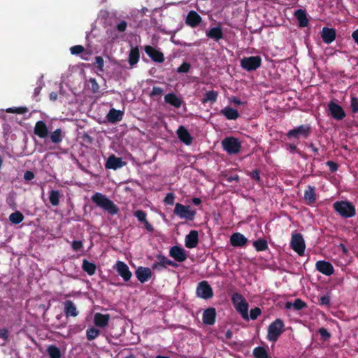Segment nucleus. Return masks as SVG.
I'll return each mask as SVG.
<instances>
[{
	"mask_svg": "<svg viewBox=\"0 0 358 358\" xmlns=\"http://www.w3.org/2000/svg\"><path fill=\"white\" fill-rule=\"evenodd\" d=\"M315 266L319 272L328 276L332 275L334 272L333 265L329 262L324 260L318 261L316 262Z\"/></svg>",
	"mask_w": 358,
	"mask_h": 358,
	"instance_id": "nucleus-16",
	"label": "nucleus"
},
{
	"mask_svg": "<svg viewBox=\"0 0 358 358\" xmlns=\"http://www.w3.org/2000/svg\"><path fill=\"white\" fill-rule=\"evenodd\" d=\"M174 199L175 196L173 193H168L164 199V202L167 205L172 206L174 203Z\"/></svg>",
	"mask_w": 358,
	"mask_h": 358,
	"instance_id": "nucleus-54",
	"label": "nucleus"
},
{
	"mask_svg": "<svg viewBox=\"0 0 358 358\" xmlns=\"http://www.w3.org/2000/svg\"><path fill=\"white\" fill-rule=\"evenodd\" d=\"M6 112L8 113H16V114H24L28 112V108L27 107H16V108H9L6 109Z\"/></svg>",
	"mask_w": 358,
	"mask_h": 358,
	"instance_id": "nucleus-44",
	"label": "nucleus"
},
{
	"mask_svg": "<svg viewBox=\"0 0 358 358\" xmlns=\"http://www.w3.org/2000/svg\"><path fill=\"white\" fill-rule=\"evenodd\" d=\"M64 313L66 317H76L78 315V310L74 303L71 300H66L64 302Z\"/></svg>",
	"mask_w": 358,
	"mask_h": 358,
	"instance_id": "nucleus-26",
	"label": "nucleus"
},
{
	"mask_svg": "<svg viewBox=\"0 0 358 358\" xmlns=\"http://www.w3.org/2000/svg\"><path fill=\"white\" fill-rule=\"evenodd\" d=\"M222 145L229 155H236L241 149V141L235 137H226L222 141Z\"/></svg>",
	"mask_w": 358,
	"mask_h": 358,
	"instance_id": "nucleus-6",
	"label": "nucleus"
},
{
	"mask_svg": "<svg viewBox=\"0 0 358 358\" xmlns=\"http://www.w3.org/2000/svg\"><path fill=\"white\" fill-rule=\"evenodd\" d=\"M64 138L62 131L61 129H57L54 131L50 133V138L52 143L55 144L60 143Z\"/></svg>",
	"mask_w": 358,
	"mask_h": 358,
	"instance_id": "nucleus-38",
	"label": "nucleus"
},
{
	"mask_svg": "<svg viewBox=\"0 0 358 358\" xmlns=\"http://www.w3.org/2000/svg\"><path fill=\"white\" fill-rule=\"evenodd\" d=\"M216 319V310L210 307L206 309L203 313L202 321L206 325H213Z\"/></svg>",
	"mask_w": 358,
	"mask_h": 358,
	"instance_id": "nucleus-17",
	"label": "nucleus"
},
{
	"mask_svg": "<svg viewBox=\"0 0 358 358\" xmlns=\"http://www.w3.org/2000/svg\"><path fill=\"white\" fill-rule=\"evenodd\" d=\"M304 199L306 203L311 205L314 203L317 200V196L315 193V188L313 186L308 185L307 189L304 192Z\"/></svg>",
	"mask_w": 358,
	"mask_h": 358,
	"instance_id": "nucleus-29",
	"label": "nucleus"
},
{
	"mask_svg": "<svg viewBox=\"0 0 358 358\" xmlns=\"http://www.w3.org/2000/svg\"><path fill=\"white\" fill-rule=\"evenodd\" d=\"M318 333L324 341H327L331 337L330 333L324 327L319 329Z\"/></svg>",
	"mask_w": 358,
	"mask_h": 358,
	"instance_id": "nucleus-53",
	"label": "nucleus"
},
{
	"mask_svg": "<svg viewBox=\"0 0 358 358\" xmlns=\"http://www.w3.org/2000/svg\"><path fill=\"white\" fill-rule=\"evenodd\" d=\"M82 268L89 275H92L96 272V266L94 263L90 262L87 259H83L82 264Z\"/></svg>",
	"mask_w": 358,
	"mask_h": 358,
	"instance_id": "nucleus-36",
	"label": "nucleus"
},
{
	"mask_svg": "<svg viewBox=\"0 0 358 358\" xmlns=\"http://www.w3.org/2000/svg\"><path fill=\"white\" fill-rule=\"evenodd\" d=\"M127 27V22L124 20H120L115 26V29L118 32H124Z\"/></svg>",
	"mask_w": 358,
	"mask_h": 358,
	"instance_id": "nucleus-51",
	"label": "nucleus"
},
{
	"mask_svg": "<svg viewBox=\"0 0 358 358\" xmlns=\"http://www.w3.org/2000/svg\"><path fill=\"white\" fill-rule=\"evenodd\" d=\"M218 97V92L215 90L208 91L205 93L203 97L201 99L202 103H206L210 102L213 103L217 101Z\"/></svg>",
	"mask_w": 358,
	"mask_h": 358,
	"instance_id": "nucleus-35",
	"label": "nucleus"
},
{
	"mask_svg": "<svg viewBox=\"0 0 358 358\" xmlns=\"http://www.w3.org/2000/svg\"><path fill=\"white\" fill-rule=\"evenodd\" d=\"M73 250L78 251L83 248V244L81 241H73L71 244Z\"/></svg>",
	"mask_w": 358,
	"mask_h": 358,
	"instance_id": "nucleus-59",
	"label": "nucleus"
},
{
	"mask_svg": "<svg viewBox=\"0 0 358 358\" xmlns=\"http://www.w3.org/2000/svg\"><path fill=\"white\" fill-rule=\"evenodd\" d=\"M145 52L153 62L157 63H162L164 62V54L159 50H156L154 47L146 45L145 47Z\"/></svg>",
	"mask_w": 358,
	"mask_h": 358,
	"instance_id": "nucleus-15",
	"label": "nucleus"
},
{
	"mask_svg": "<svg viewBox=\"0 0 358 358\" xmlns=\"http://www.w3.org/2000/svg\"><path fill=\"white\" fill-rule=\"evenodd\" d=\"M134 215L137 218L138 222L143 223V221H145L147 214L145 211L142 210H138L134 213Z\"/></svg>",
	"mask_w": 358,
	"mask_h": 358,
	"instance_id": "nucleus-45",
	"label": "nucleus"
},
{
	"mask_svg": "<svg viewBox=\"0 0 358 358\" xmlns=\"http://www.w3.org/2000/svg\"><path fill=\"white\" fill-rule=\"evenodd\" d=\"M307 306V304L301 299H296L293 303V307L296 310H300Z\"/></svg>",
	"mask_w": 358,
	"mask_h": 358,
	"instance_id": "nucleus-46",
	"label": "nucleus"
},
{
	"mask_svg": "<svg viewBox=\"0 0 358 358\" xmlns=\"http://www.w3.org/2000/svg\"><path fill=\"white\" fill-rule=\"evenodd\" d=\"M118 275H120L125 282L130 280L132 273L129 270L127 264L122 261H117L114 266Z\"/></svg>",
	"mask_w": 358,
	"mask_h": 358,
	"instance_id": "nucleus-12",
	"label": "nucleus"
},
{
	"mask_svg": "<svg viewBox=\"0 0 358 358\" xmlns=\"http://www.w3.org/2000/svg\"><path fill=\"white\" fill-rule=\"evenodd\" d=\"M92 201L110 215L118 213L119 208L106 195L96 192L91 197Z\"/></svg>",
	"mask_w": 358,
	"mask_h": 358,
	"instance_id": "nucleus-1",
	"label": "nucleus"
},
{
	"mask_svg": "<svg viewBox=\"0 0 358 358\" xmlns=\"http://www.w3.org/2000/svg\"><path fill=\"white\" fill-rule=\"evenodd\" d=\"M249 176L250 178L257 182H261L260 173L258 169H255L252 172L250 173Z\"/></svg>",
	"mask_w": 358,
	"mask_h": 358,
	"instance_id": "nucleus-56",
	"label": "nucleus"
},
{
	"mask_svg": "<svg viewBox=\"0 0 358 358\" xmlns=\"http://www.w3.org/2000/svg\"><path fill=\"white\" fill-rule=\"evenodd\" d=\"M253 355L255 358H269L266 349L263 347H257L253 350Z\"/></svg>",
	"mask_w": 358,
	"mask_h": 358,
	"instance_id": "nucleus-42",
	"label": "nucleus"
},
{
	"mask_svg": "<svg viewBox=\"0 0 358 358\" xmlns=\"http://www.w3.org/2000/svg\"><path fill=\"white\" fill-rule=\"evenodd\" d=\"M123 112L120 110L111 108L106 115L108 121L110 123H115L122 119Z\"/></svg>",
	"mask_w": 358,
	"mask_h": 358,
	"instance_id": "nucleus-30",
	"label": "nucleus"
},
{
	"mask_svg": "<svg viewBox=\"0 0 358 358\" xmlns=\"http://www.w3.org/2000/svg\"><path fill=\"white\" fill-rule=\"evenodd\" d=\"M90 82L92 85V91L94 93L97 92L99 90V85L96 83V80L94 78H90Z\"/></svg>",
	"mask_w": 358,
	"mask_h": 358,
	"instance_id": "nucleus-61",
	"label": "nucleus"
},
{
	"mask_svg": "<svg viewBox=\"0 0 358 358\" xmlns=\"http://www.w3.org/2000/svg\"><path fill=\"white\" fill-rule=\"evenodd\" d=\"M262 313V310L259 308L256 307L250 310L249 318L252 320H256Z\"/></svg>",
	"mask_w": 358,
	"mask_h": 358,
	"instance_id": "nucleus-49",
	"label": "nucleus"
},
{
	"mask_svg": "<svg viewBox=\"0 0 358 358\" xmlns=\"http://www.w3.org/2000/svg\"><path fill=\"white\" fill-rule=\"evenodd\" d=\"M290 247L299 255H304L306 243L301 234L296 233L292 235Z\"/></svg>",
	"mask_w": 358,
	"mask_h": 358,
	"instance_id": "nucleus-8",
	"label": "nucleus"
},
{
	"mask_svg": "<svg viewBox=\"0 0 358 358\" xmlns=\"http://www.w3.org/2000/svg\"><path fill=\"white\" fill-rule=\"evenodd\" d=\"M294 16L298 20L299 26L300 27H306L308 24V19L305 10L298 9L294 13Z\"/></svg>",
	"mask_w": 358,
	"mask_h": 358,
	"instance_id": "nucleus-32",
	"label": "nucleus"
},
{
	"mask_svg": "<svg viewBox=\"0 0 358 358\" xmlns=\"http://www.w3.org/2000/svg\"><path fill=\"white\" fill-rule=\"evenodd\" d=\"M231 301L236 311L241 315L244 320H248L249 306L246 299L240 293L236 292L231 296Z\"/></svg>",
	"mask_w": 358,
	"mask_h": 358,
	"instance_id": "nucleus-3",
	"label": "nucleus"
},
{
	"mask_svg": "<svg viewBox=\"0 0 358 358\" xmlns=\"http://www.w3.org/2000/svg\"><path fill=\"white\" fill-rule=\"evenodd\" d=\"M34 173L30 171H26L24 174V178L26 180H31L34 178Z\"/></svg>",
	"mask_w": 358,
	"mask_h": 358,
	"instance_id": "nucleus-64",
	"label": "nucleus"
},
{
	"mask_svg": "<svg viewBox=\"0 0 358 358\" xmlns=\"http://www.w3.org/2000/svg\"><path fill=\"white\" fill-rule=\"evenodd\" d=\"M326 164L331 173L336 172L338 170V166L337 163L333 161H328Z\"/></svg>",
	"mask_w": 358,
	"mask_h": 358,
	"instance_id": "nucleus-60",
	"label": "nucleus"
},
{
	"mask_svg": "<svg viewBox=\"0 0 358 358\" xmlns=\"http://www.w3.org/2000/svg\"><path fill=\"white\" fill-rule=\"evenodd\" d=\"M285 324L281 319H276L271 322L268 327L266 338L271 342H276L283 333Z\"/></svg>",
	"mask_w": 358,
	"mask_h": 358,
	"instance_id": "nucleus-4",
	"label": "nucleus"
},
{
	"mask_svg": "<svg viewBox=\"0 0 358 358\" xmlns=\"http://www.w3.org/2000/svg\"><path fill=\"white\" fill-rule=\"evenodd\" d=\"M176 133L181 142L187 145L192 144L193 138L188 130L184 126H180Z\"/></svg>",
	"mask_w": 358,
	"mask_h": 358,
	"instance_id": "nucleus-23",
	"label": "nucleus"
},
{
	"mask_svg": "<svg viewBox=\"0 0 358 358\" xmlns=\"http://www.w3.org/2000/svg\"><path fill=\"white\" fill-rule=\"evenodd\" d=\"M164 101L166 103L174 106L175 108H180L182 105V101L174 93H169L165 95Z\"/></svg>",
	"mask_w": 358,
	"mask_h": 358,
	"instance_id": "nucleus-31",
	"label": "nucleus"
},
{
	"mask_svg": "<svg viewBox=\"0 0 358 358\" xmlns=\"http://www.w3.org/2000/svg\"><path fill=\"white\" fill-rule=\"evenodd\" d=\"M199 243V234L196 230H192L185 236V244L187 248H194L197 246Z\"/></svg>",
	"mask_w": 358,
	"mask_h": 358,
	"instance_id": "nucleus-21",
	"label": "nucleus"
},
{
	"mask_svg": "<svg viewBox=\"0 0 358 358\" xmlns=\"http://www.w3.org/2000/svg\"><path fill=\"white\" fill-rule=\"evenodd\" d=\"M140 59V51L138 48L133 47L131 48L129 57H128V62L130 64L131 67H133L134 65H136Z\"/></svg>",
	"mask_w": 358,
	"mask_h": 358,
	"instance_id": "nucleus-33",
	"label": "nucleus"
},
{
	"mask_svg": "<svg viewBox=\"0 0 358 358\" xmlns=\"http://www.w3.org/2000/svg\"><path fill=\"white\" fill-rule=\"evenodd\" d=\"M109 320V314H101L97 313L94 315V322L96 327L103 328L108 324Z\"/></svg>",
	"mask_w": 358,
	"mask_h": 358,
	"instance_id": "nucleus-27",
	"label": "nucleus"
},
{
	"mask_svg": "<svg viewBox=\"0 0 358 358\" xmlns=\"http://www.w3.org/2000/svg\"><path fill=\"white\" fill-rule=\"evenodd\" d=\"M163 93V90L159 87H157V86H154L152 87V90L150 92V96L151 97H154V96H161Z\"/></svg>",
	"mask_w": 358,
	"mask_h": 358,
	"instance_id": "nucleus-58",
	"label": "nucleus"
},
{
	"mask_svg": "<svg viewBox=\"0 0 358 358\" xmlns=\"http://www.w3.org/2000/svg\"><path fill=\"white\" fill-rule=\"evenodd\" d=\"M124 165L125 162L122 161V158L117 157L114 155H112L108 158L105 164V167L108 169L116 170Z\"/></svg>",
	"mask_w": 358,
	"mask_h": 358,
	"instance_id": "nucleus-20",
	"label": "nucleus"
},
{
	"mask_svg": "<svg viewBox=\"0 0 358 358\" xmlns=\"http://www.w3.org/2000/svg\"><path fill=\"white\" fill-rule=\"evenodd\" d=\"M257 252L266 251L268 249V242L266 239L259 238L252 243Z\"/></svg>",
	"mask_w": 358,
	"mask_h": 358,
	"instance_id": "nucleus-37",
	"label": "nucleus"
},
{
	"mask_svg": "<svg viewBox=\"0 0 358 358\" xmlns=\"http://www.w3.org/2000/svg\"><path fill=\"white\" fill-rule=\"evenodd\" d=\"M135 273L137 279L141 283L147 282L152 277L151 269L148 267L140 266L136 269Z\"/></svg>",
	"mask_w": 358,
	"mask_h": 358,
	"instance_id": "nucleus-22",
	"label": "nucleus"
},
{
	"mask_svg": "<svg viewBox=\"0 0 358 358\" xmlns=\"http://www.w3.org/2000/svg\"><path fill=\"white\" fill-rule=\"evenodd\" d=\"M61 197L62 194L59 190H51L49 192V200L53 206H57L59 205Z\"/></svg>",
	"mask_w": 358,
	"mask_h": 358,
	"instance_id": "nucleus-39",
	"label": "nucleus"
},
{
	"mask_svg": "<svg viewBox=\"0 0 358 358\" xmlns=\"http://www.w3.org/2000/svg\"><path fill=\"white\" fill-rule=\"evenodd\" d=\"M262 64V58L260 56L245 57L241 60V66L248 71H252L260 67Z\"/></svg>",
	"mask_w": 358,
	"mask_h": 358,
	"instance_id": "nucleus-9",
	"label": "nucleus"
},
{
	"mask_svg": "<svg viewBox=\"0 0 358 358\" xmlns=\"http://www.w3.org/2000/svg\"><path fill=\"white\" fill-rule=\"evenodd\" d=\"M286 148L291 153H298L301 155V150L293 143H287Z\"/></svg>",
	"mask_w": 358,
	"mask_h": 358,
	"instance_id": "nucleus-57",
	"label": "nucleus"
},
{
	"mask_svg": "<svg viewBox=\"0 0 358 358\" xmlns=\"http://www.w3.org/2000/svg\"><path fill=\"white\" fill-rule=\"evenodd\" d=\"M84 50H85L84 47L80 45H74L70 48V51L72 55L80 54V53L83 52Z\"/></svg>",
	"mask_w": 358,
	"mask_h": 358,
	"instance_id": "nucleus-52",
	"label": "nucleus"
},
{
	"mask_svg": "<svg viewBox=\"0 0 358 358\" xmlns=\"http://www.w3.org/2000/svg\"><path fill=\"white\" fill-rule=\"evenodd\" d=\"M99 330L94 328H88L86 331V337L88 341L94 340L99 335Z\"/></svg>",
	"mask_w": 358,
	"mask_h": 358,
	"instance_id": "nucleus-43",
	"label": "nucleus"
},
{
	"mask_svg": "<svg viewBox=\"0 0 358 358\" xmlns=\"http://www.w3.org/2000/svg\"><path fill=\"white\" fill-rule=\"evenodd\" d=\"M334 210L342 217L350 218L356 215L355 206L348 201H338L333 203Z\"/></svg>",
	"mask_w": 358,
	"mask_h": 358,
	"instance_id": "nucleus-2",
	"label": "nucleus"
},
{
	"mask_svg": "<svg viewBox=\"0 0 358 358\" xmlns=\"http://www.w3.org/2000/svg\"><path fill=\"white\" fill-rule=\"evenodd\" d=\"M220 113L224 115L229 120H236L240 116V114L236 109H234L229 106H227L222 108L220 111Z\"/></svg>",
	"mask_w": 358,
	"mask_h": 358,
	"instance_id": "nucleus-28",
	"label": "nucleus"
},
{
	"mask_svg": "<svg viewBox=\"0 0 358 358\" xmlns=\"http://www.w3.org/2000/svg\"><path fill=\"white\" fill-rule=\"evenodd\" d=\"M169 255L178 262H182L187 258L185 250L178 245H174L169 250Z\"/></svg>",
	"mask_w": 358,
	"mask_h": 358,
	"instance_id": "nucleus-14",
	"label": "nucleus"
},
{
	"mask_svg": "<svg viewBox=\"0 0 358 358\" xmlns=\"http://www.w3.org/2000/svg\"><path fill=\"white\" fill-rule=\"evenodd\" d=\"M331 301V297L329 294L324 295L320 297L319 303L321 306H329L330 305Z\"/></svg>",
	"mask_w": 358,
	"mask_h": 358,
	"instance_id": "nucleus-55",
	"label": "nucleus"
},
{
	"mask_svg": "<svg viewBox=\"0 0 358 358\" xmlns=\"http://www.w3.org/2000/svg\"><path fill=\"white\" fill-rule=\"evenodd\" d=\"M328 108L334 119L341 120L345 117V113L343 108L334 101H330L328 104Z\"/></svg>",
	"mask_w": 358,
	"mask_h": 358,
	"instance_id": "nucleus-13",
	"label": "nucleus"
},
{
	"mask_svg": "<svg viewBox=\"0 0 358 358\" xmlns=\"http://www.w3.org/2000/svg\"><path fill=\"white\" fill-rule=\"evenodd\" d=\"M350 108L354 113H358V98L352 96L350 100Z\"/></svg>",
	"mask_w": 358,
	"mask_h": 358,
	"instance_id": "nucleus-50",
	"label": "nucleus"
},
{
	"mask_svg": "<svg viewBox=\"0 0 358 358\" xmlns=\"http://www.w3.org/2000/svg\"><path fill=\"white\" fill-rule=\"evenodd\" d=\"M206 36L210 38L214 39L215 41H218L223 38L222 28L220 26L213 27L206 32Z\"/></svg>",
	"mask_w": 358,
	"mask_h": 358,
	"instance_id": "nucleus-34",
	"label": "nucleus"
},
{
	"mask_svg": "<svg viewBox=\"0 0 358 358\" xmlns=\"http://www.w3.org/2000/svg\"><path fill=\"white\" fill-rule=\"evenodd\" d=\"M201 17L194 10H190L186 17L185 23L191 27H196L201 22Z\"/></svg>",
	"mask_w": 358,
	"mask_h": 358,
	"instance_id": "nucleus-25",
	"label": "nucleus"
},
{
	"mask_svg": "<svg viewBox=\"0 0 358 358\" xmlns=\"http://www.w3.org/2000/svg\"><path fill=\"white\" fill-rule=\"evenodd\" d=\"M196 293L197 296L203 299H209L213 296V289L206 280L198 283Z\"/></svg>",
	"mask_w": 358,
	"mask_h": 358,
	"instance_id": "nucleus-11",
	"label": "nucleus"
},
{
	"mask_svg": "<svg viewBox=\"0 0 358 358\" xmlns=\"http://www.w3.org/2000/svg\"><path fill=\"white\" fill-rule=\"evenodd\" d=\"M173 213L181 219H186L189 221L194 220L196 215V210H193L190 206H185L177 203L175 205Z\"/></svg>",
	"mask_w": 358,
	"mask_h": 358,
	"instance_id": "nucleus-7",
	"label": "nucleus"
},
{
	"mask_svg": "<svg viewBox=\"0 0 358 358\" xmlns=\"http://www.w3.org/2000/svg\"><path fill=\"white\" fill-rule=\"evenodd\" d=\"M24 218V217L23 214L18 210L11 213L9 216V220L13 224H20V222H22L23 221Z\"/></svg>",
	"mask_w": 358,
	"mask_h": 358,
	"instance_id": "nucleus-40",
	"label": "nucleus"
},
{
	"mask_svg": "<svg viewBox=\"0 0 358 358\" xmlns=\"http://www.w3.org/2000/svg\"><path fill=\"white\" fill-rule=\"evenodd\" d=\"M157 261L152 264V268L155 271H161L164 269L167 268V266H171L173 267H178V264L173 261L168 259L166 257L162 254L156 255Z\"/></svg>",
	"mask_w": 358,
	"mask_h": 358,
	"instance_id": "nucleus-10",
	"label": "nucleus"
},
{
	"mask_svg": "<svg viewBox=\"0 0 358 358\" xmlns=\"http://www.w3.org/2000/svg\"><path fill=\"white\" fill-rule=\"evenodd\" d=\"M0 338L3 339L4 341L8 338V331L6 329H0Z\"/></svg>",
	"mask_w": 358,
	"mask_h": 358,
	"instance_id": "nucleus-62",
	"label": "nucleus"
},
{
	"mask_svg": "<svg viewBox=\"0 0 358 358\" xmlns=\"http://www.w3.org/2000/svg\"><path fill=\"white\" fill-rule=\"evenodd\" d=\"M248 241V238L239 232L234 233L230 237V244L234 247L243 248Z\"/></svg>",
	"mask_w": 358,
	"mask_h": 358,
	"instance_id": "nucleus-18",
	"label": "nucleus"
},
{
	"mask_svg": "<svg viewBox=\"0 0 358 358\" xmlns=\"http://www.w3.org/2000/svg\"><path fill=\"white\" fill-rule=\"evenodd\" d=\"M336 32L334 29L327 27L322 28L321 31V38L324 43H331L336 39Z\"/></svg>",
	"mask_w": 358,
	"mask_h": 358,
	"instance_id": "nucleus-19",
	"label": "nucleus"
},
{
	"mask_svg": "<svg viewBox=\"0 0 358 358\" xmlns=\"http://www.w3.org/2000/svg\"><path fill=\"white\" fill-rule=\"evenodd\" d=\"M34 133L41 138L48 137L49 131L45 122L42 120L36 122L34 129Z\"/></svg>",
	"mask_w": 358,
	"mask_h": 358,
	"instance_id": "nucleus-24",
	"label": "nucleus"
},
{
	"mask_svg": "<svg viewBox=\"0 0 358 358\" xmlns=\"http://www.w3.org/2000/svg\"><path fill=\"white\" fill-rule=\"evenodd\" d=\"M47 352L50 358H61L62 357L60 349L55 345H50Z\"/></svg>",
	"mask_w": 358,
	"mask_h": 358,
	"instance_id": "nucleus-41",
	"label": "nucleus"
},
{
	"mask_svg": "<svg viewBox=\"0 0 358 358\" xmlns=\"http://www.w3.org/2000/svg\"><path fill=\"white\" fill-rule=\"evenodd\" d=\"M191 64L188 62H183L178 69L177 72L179 73H188L190 70Z\"/></svg>",
	"mask_w": 358,
	"mask_h": 358,
	"instance_id": "nucleus-48",
	"label": "nucleus"
},
{
	"mask_svg": "<svg viewBox=\"0 0 358 358\" xmlns=\"http://www.w3.org/2000/svg\"><path fill=\"white\" fill-rule=\"evenodd\" d=\"M95 66L97 68V69L100 71H103V66H104V61L102 57L101 56H96L95 57V62L94 63Z\"/></svg>",
	"mask_w": 358,
	"mask_h": 358,
	"instance_id": "nucleus-47",
	"label": "nucleus"
},
{
	"mask_svg": "<svg viewBox=\"0 0 358 358\" xmlns=\"http://www.w3.org/2000/svg\"><path fill=\"white\" fill-rule=\"evenodd\" d=\"M311 131L312 129L310 124H301L289 130L286 136L289 139L308 138L311 134Z\"/></svg>",
	"mask_w": 358,
	"mask_h": 358,
	"instance_id": "nucleus-5",
	"label": "nucleus"
},
{
	"mask_svg": "<svg viewBox=\"0 0 358 358\" xmlns=\"http://www.w3.org/2000/svg\"><path fill=\"white\" fill-rule=\"evenodd\" d=\"M143 224H144V227L145 229L148 231V232H153L155 229L153 227V226L148 221V220L146 219L145 221H143Z\"/></svg>",
	"mask_w": 358,
	"mask_h": 358,
	"instance_id": "nucleus-63",
	"label": "nucleus"
}]
</instances>
